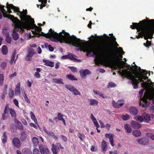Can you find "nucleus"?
Wrapping results in <instances>:
<instances>
[{
    "label": "nucleus",
    "instance_id": "56",
    "mask_svg": "<svg viewBox=\"0 0 154 154\" xmlns=\"http://www.w3.org/2000/svg\"><path fill=\"white\" fill-rule=\"evenodd\" d=\"M122 119L126 121L129 119L130 116L126 114L122 116Z\"/></svg>",
    "mask_w": 154,
    "mask_h": 154
},
{
    "label": "nucleus",
    "instance_id": "41",
    "mask_svg": "<svg viewBox=\"0 0 154 154\" xmlns=\"http://www.w3.org/2000/svg\"><path fill=\"white\" fill-rule=\"evenodd\" d=\"M31 119L33 121L35 124H37L38 122L37 119L33 113L31 112L30 113Z\"/></svg>",
    "mask_w": 154,
    "mask_h": 154
},
{
    "label": "nucleus",
    "instance_id": "7",
    "mask_svg": "<svg viewBox=\"0 0 154 154\" xmlns=\"http://www.w3.org/2000/svg\"><path fill=\"white\" fill-rule=\"evenodd\" d=\"M137 32H138V35H136V38L137 39H139L140 38H142L143 37L144 39L147 40L146 43H144L143 45L144 46H145L146 48H149L150 46H151V41H149L148 40V39H151L152 38H148L147 39H145V37H147V36L146 33H143L142 31H137Z\"/></svg>",
    "mask_w": 154,
    "mask_h": 154
},
{
    "label": "nucleus",
    "instance_id": "55",
    "mask_svg": "<svg viewBox=\"0 0 154 154\" xmlns=\"http://www.w3.org/2000/svg\"><path fill=\"white\" fill-rule=\"evenodd\" d=\"M10 4H9L8 2L6 3V7L7 8L8 10V12L9 14H11V13L12 11L11 10V8H10Z\"/></svg>",
    "mask_w": 154,
    "mask_h": 154
},
{
    "label": "nucleus",
    "instance_id": "51",
    "mask_svg": "<svg viewBox=\"0 0 154 154\" xmlns=\"http://www.w3.org/2000/svg\"><path fill=\"white\" fill-rule=\"evenodd\" d=\"M47 3V0H43L41 3L42 4L40 5V9H42L43 8V7H44L45 6V4H46Z\"/></svg>",
    "mask_w": 154,
    "mask_h": 154
},
{
    "label": "nucleus",
    "instance_id": "21",
    "mask_svg": "<svg viewBox=\"0 0 154 154\" xmlns=\"http://www.w3.org/2000/svg\"><path fill=\"white\" fill-rule=\"evenodd\" d=\"M80 73L81 77L84 78L87 75L91 74V71L88 69H85L83 71H80Z\"/></svg>",
    "mask_w": 154,
    "mask_h": 154
},
{
    "label": "nucleus",
    "instance_id": "31",
    "mask_svg": "<svg viewBox=\"0 0 154 154\" xmlns=\"http://www.w3.org/2000/svg\"><path fill=\"white\" fill-rule=\"evenodd\" d=\"M128 71H127L125 70H122V72H121L120 70V69H119V70L118 71V72L120 74H121V76L123 77L126 78L127 76V75L128 73L127 72L125 73V72H128Z\"/></svg>",
    "mask_w": 154,
    "mask_h": 154
},
{
    "label": "nucleus",
    "instance_id": "33",
    "mask_svg": "<svg viewBox=\"0 0 154 154\" xmlns=\"http://www.w3.org/2000/svg\"><path fill=\"white\" fill-rule=\"evenodd\" d=\"M16 29H15L14 30L12 35L13 39L15 41L17 40L18 38V35L17 32L15 31Z\"/></svg>",
    "mask_w": 154,
    "mask_h": 154
},
{
    "label": "nucleus",
    "instance_id": "60",
    "mask_svg": "<svg viewBox=\"0 0 154 154\" xmlns=\"http://www.w3.org/2000/svg\"><path fill=\"white\" fill-rule=\"evenodd\" d=\"M147 135L148 137H150L152 139L154 140V135L150 133H148L147 134Z\"/></svg>",
    "mask_w": 154,
    "mask_h": 154
},
{
    "label": "nucleus",
    "instance_id": "19",
    "mask_svg": "<svg viewBox=\"0 0 154 154\" xmlns=\"http://www.w3.org/2000/svg\"><path fill=\"white\" fill-rule=\"evenodd\" d=\"M105 136L109 138V142L110 143V144L111 146H114V144L113 143L114 140L113 139V137L114 136L113 134H110L109 133H106L105 134Z\"/></svg>",
    "mask_w": 154,
    "mask_h": 154
},
{
    "label": "nucleus",
    "instance_id": "59",
    "mask_svg": "<svg viewBox=\"0 0 154 154\" xmlns=\"http://www.w3.org/2000/svg\"><path fill=\"white\" fill-rule=\"evenodd\" d=\"M35 30L37 32L39 33L42 31V29L40 27L35 26Z\"/></svg>",
    "mask_w": 154,
    "mask_h": 154
},
{
    "label": "nucleus",
    "instance_id": "28",
    "mask_svg": "<svg viewBox=\"0 0 154 154\" xmlns=\"http://www.w3.org/2000/svg\"><path fill=\"white\" fill-rule=\"evenodd\" d=\"M27 137V134L25 132H22L20 134V139L21 141L26 140Z\"/></svg>",
    "mask_w": 154,
    "mask_h": 154
},
{
    "label": "nucleus",
    "instance_id": "47",
    "mask_svg": "<svg viewBox=\"0 0 154 154\" xmlns=\"http://www.w3.org/2000/svg\"><path fill=\"white\" fill-rule=\"evenodd\" d=\"M8 95L10 98L13 97L14 95V92L13 90L11 89H9V90Z\"/></svg>",
    "mask_w": 154,
    "mask_h": 154
},
{
    "label": "nucleus",
    "instance_id": "15",
    "mask_svg": "<svg viewBox=\"0 0 154 154\" xmlns=\"http://www.w3.org/2000/svg\"><path fill=\"white\" fill-rule=\"evenodd\" d=\"M43 129L44 131L47 133L50 137H52L55 140H58V137L55 135L54 133L53 132L51 131H48L45 128H44Z\"/></svg>",
    "mask_w": 154,
    "mask_h": 154
},
{
    "label": "nucleus",
    "instance_id": "50",
    "mask_svg": "<svg viewBox=\"0 0 154 154\" xmlns=\"http://www.w3.org/2000/svg\"><path fill=\"white\" fill-rule=\"evenodd\" d=\"M79 137L82 141H83L84 140L85 138V136L84 134H81L80 133H78Z\"/></svg>",
    "mask_w": 154,
    "mask_h": 154
},
{
    "label": "nucleus",
    "instance_id": "17",
    "mask_svg": "<svg viewBox=\"0 0 154 154\" xmlns=\"http://www.w3.org/2000/svg\"><path fill=\"white\" fill-rule=\"evenodd\" d=\"M39 148L41 154H48L49 150L46 147H44L42 145H39Z\"/></svg>",
    "mask_w": 154,
    "mask_h": 154
},
{
    "label": "nucleus",
    "instance_id": "16",
    "mask_svg": "<svg viewBox=\"0 0 154 154\" xmlns=\"http://www.w3.org/2000/svg\"><path fill=\"white\" fill-rule=\"evenodd\" d=\"M57 143L54 145V144H52V148L51 150L53 154H57L60 151V148L57 146Z\"/></svg>",
    "mask_w": 154,
    "mask_h": 154
},
{
    "label": "nucleus",
    "instance_id": "14",
    "mask_svg": "<svg viewBox=\"0 0 154 154\" xmlns=\"http://www.w3.org/2000/svg\"><path fill=\"white\" fill-rule=\"evenodd\" d=\"M12 143L13 145L17 148H19L21 146L20 140L18 138L15 137L13 138Z\"/></svg>",
    "mask_w": 154,
    "mask_h": 154
},
{
    "label": "nucleus",
    "instance_id": "24",
    "mask_svg": "<svg viewBox=\"0 0 154 154\" xmlns=\"http://www.w3.org/2000/svg\"><path fill=\"white\" fill-rule=\"evenodd\" d=\"M130 112L131 115L136 116L137 114L138 110L135 107H131L130 109Z\"/></svg>",
    "mask_w": 154,
    "mask_h": 154
},
{
    "label": "nucleus",
    "instance_id": "52",
    "mask_svg": "<svg viewBox=\"0 0 154 154\" xmlns=\"http://www.w3.org/2000/svg\"><path fill=\"white\" fill-rule=\"evenodd\" d=\"M147 91H148L152 95V99L153 98V93L154 92V88H149L147 89Z\"/></svg>",
    "mask_w": 154,
    "mask_h": 154
},
{
    "label": "nucleus",
    "instance_id": "30",
    "mask_svg": "<svg viewBox=\"0 0 154 154\" xmlns=\"http://www.w3.org/2000/svg\"><path fill=\"white\" fill-rule=\"evenodd\" d=\"M52 82L57 84H64V83L63 82V79L61 78L59 79L53 78L52 80Z\"/></svg>",
    "mask_w": 154,
    "mask_h": 154
},
{
    "label": "nucleus",
    "instance_id": "44",
    "mask_svg": "<svg viewBox=\"0 0 154 154\" xmlns=\"http://www.w3.org/2000/svg\"><path fill=\"white\" fill-rule=\"evenodd\" d=\"M134 119L140 122H142L143 120V114L142 115V116H136L135 118Z\"/></svg>",
    "mask_w": 154,
    "mask_h": 154
},
{
    "label": "nucleus",
    "instance_id": "4",
    "mask_svg": "<svg viewBox=\"0 0 154 154\" xmlns=\"http://www.w3.org/2000/svg\"><path fill=\"white\" fill-rule=\"evenodd\" d=\"M1 11L3 14L4 17H8L11 19L15 26L18 28L21 29L23 32L24 31V29H26L27 30H30L32 29V26L31 24L22 22L17 17H14V16L13 15L10 14H8L6 11L4 9Z\"/></svg>",
    "mask_w": 154,
    "mask_h": 154
},
{
    "label": "nucleus",
    "instance_id": "3",
    "mask_svg": "<svg viewBox=\"0 0 154 154\" xmlns=\"http://www.w3.org/2000/svg\"><path fill=\"white\" fill-rule=\"evenodd\" d=\"M132 29H136L137 31H142L147 36L145 37V39L153 38L154 33V19H144L138 23H133L132 25L130 26Z\"/></svg>",
    "mask_w": 154,
    "mask_h": 154
},
{
    "label": "nucleus",
    "instance_id": "43",
    "mask_svg": "<svg viewBox=\"0 0 154 154\" xmlns=\"http://www.w3.org/2000/svg\"><path fill=\"white\" fill-rule=\"evenodd\" d=\"M2 51L3 55H6L8 52V48L6 45H3L2 48Z\"/></svg>",
    "mask_w": 154,
    "mask_h": 154
},
{
    "label": "nucleus",
    "instance_id": "36",
    "mask_svg": "<svg viewBox=\"0 0 154 154\" xmlns=\"http://www.w3.org/2000/svg\"><path fill=\"white\" fill-rule=\"evenodd\" d=\"M32 141L34 147H36L38 143V139L35 137H34L32 139Z\"/></svg>",
    "mask_w": 154,
    "mask_h": 154
},
{
    "label": "nucleus",
    "instance_id": "20",
    "mask_svg": "<svg viewBox=\"0 0 154 154\" xmlns=\"http://www.w3.org/2000/svg\"><path fill=\"white\" fill-rule=\"evenodd\" d=\"M108 145L106 142L104 140H103L101 142V148L102 151L105 153L107 150Z\"/></svg>",
    "mask_w": 154,
    "mask_h": 154
},
{
    "label": "nucleus",
    "instance_id": "8",
    "mask_svg": "<svg viewBox=\"0 0 154 154\" xmlns=\"http://www.w3.org/2000/svg\"><path fill=\"white\" fill-rule=\"evenodd\" d=\"M28 14L26 10H23L22 11H19V16L21 20L23 21H26L29 20L31 17L27 15Z\"/></svg>",
    "mask_w": 154,
    "mask_h": 154
},
{
    "label": "nucleus",
    "instance_id": "53",
    "mask_svg": "<svg viewBox=\"0 0 154 154\" xmlns=\"http://www.w3.org/2000/svg\"><path fill=\"white\" fill-rule=\"evenodd\" d=\"M4 76L2 74H0V85L2 86L3 84Z\"/></svg>",
    "mask_w": 154,
    "mask_h": 154
},
{
    "label": "nucleus",
    "instance_id": "29",
    "mask_svg": "<svg viewBox=\"0 0 154 154\" xmlns=\"http://www.w3.org/2000/svg\"><path fill=\"white\" fill-rule=\"evenodd\" d=\"M22 154H32L31 150L28 148H25L22 149Z\"/></svg>",
    "mask_w": 154,
    "mask_h": 154
},
{
    "label": "nucleus",
    "instance_id": "23",
    "mask_svg": "<svg viewBox=\"0 0 154 154\" xmlns=\"http://www.w3.org/2000/svg\"><path fill=\"white\" fill-rule=\"evenodd\" d=\"M143 116L144 121L148 123L150 120V115L146 113L143 114Z\"/></svg>",
    "mask_w": 154,
    "mask_h": 154
},
{
    "label": "nucleus",
    "instance_id": "48",
    "mask_svg": "<svg viewBox=\"0 0 154 154\" xmlns=\"http://www.w3.org/2000/svg\"><path fill=\"white\" fill-rule=\"evenodd\" d=\"M7 66V63L5 62H3L2 63L1 65V69L2 70L5 69L6 67Z\"/></svg>",
    "mask_w": 154,
    "mask_h": 154
},
{
    "label": "nucleus",
    "instance_id": "12",
    "mask_svg": "<svg viewBox=\"0 0 154 154\" xmlns=\"http://www.w3.org/2000/svg\"><path fill=\"white\" fill-rule=\"evenodd\" d=\"M112 103L114 107L119 108L122 106L124 104L125 101L122 99L118 100L116 102H115V101L113 100Z\"/></svg>",
    "mask_w": 154,
    "mask_h": 154
},
{
    "label": "nucleus",
    "instance_id": "2",
    "mask_svg": "<svg viewBox=\"0 0 154 154\" xmlns=\"http://www.w3.org/2000/svg\"><path fill=\"white\" fill-rule=\"evenodd\" d=\"M32 33L35 36L38 35V37L42 36L47 38H53L57 39L61 43H70L74 46L79 47L81 48L82 42L80 39L78 38L73 35L70 37L69 34L66 32L64 30H62V32L57 33L55 32L51 28L49 30L48 32L45 34L41 32V34L36 32L35 31H32Z\"/></svg>",
    "mask_w": 154,
    "mask_h": 154
},
{
    "label": "nucleus",
    "instance_id": "62",
    "mask_svg": "<svg viewBox=\"0 0 154 154\" xmlns=\"http://www.w3.org/2000/svg\"><path fill=\"white\" fill-rule=\"evenodd\" d=\"M33 154H40L39 149L37 148H35L33 150Z\"/></svg>",
    "mask_w": 154,
    "mask_h": 154
},
{
    "label": "nucleus",
    "instance_id": "34",
    "mask_svg": "<svg viewBox=\"0 0 154 154\" xmlns=\"http://www.w3.org/2000/svg\"><path fill=\"white\" fill-rule=\"evenodd\" d=\"M57 116L59 117V120L62 121L64 125H66L65 121L64 119L63 118V115L61 114L60 112H59L57 114Z\"/></svg>",
    "mask_w": 154,
    "mask_h": 154
},
{
    "label": "nucleus",
    "instance_id": "49",
    "mask_svg": "<svg viewBox=\"0 0 154 154\" xmlns=\"http://www.w3.org/2000/svg\"><path fill=\"white\" fill-rule=\"evenodd\" d=\"M68 59L73 61L77 60V59L74 57L73 54H68Z\"/></svg>",
    "mask_w": 154,
    "mask_h": 154
},
{
    "label": "nucleus",
    "instance_id": "37",
    "mask_svg": "<svg viewBox=\"0 0 154 154\" xmlns=\"http://www.w3.org/2000/svg\"><path fill=\"white\" fill-rule=\"evenodd\" d=\"M9 6V7L11 8V9L13 10L14 12H18L17 15H18V14H19V11H19V8L14 6L12 4H10Z\"/></svg>",
    "mask_w": 154,
    "mask_h": 154
},
{
    "label": "nucleus",
    "instance_id": "11",
    "mask_svg": "<svg viewBox=\"0 0 154 154\" xmlns=\"http://www.w3.org/2000/svg\"><path fill=\"white\" fill-rule=\"evenodd\" d=\"M145 75L143 74V75H142L140 78H139V81L140 82H142L141 84V86L142 88H145L147 87L148 85V83L147 82H145L143 81V79L145 80L148 79V77L146 75L144 76Z\"/></svg>",
    "mask_w": 154,
    "mask_h": 154
},
{
    "label": "nucleus",
    "instance_id": "58",
    "mask_svg": "<svg viewBox=\"0 0 154 154\" xmlns=\"http://www.w3.org/2000/svg\"><path fill=\"white\" fill-rule=\"evenodd\" d=\"M68 67L71 70L72 72H76L77 71V68L74 66H69Z\"/></svg>",
    "mask_w": 154,
    "mask_h": 154
},
{
    "label": "nucleus",
    "instance_id": "39",
    "mask_svg": "<svg viewBox=\"0 0 154 154\" xmlns=\"http://www.w3.org/2000/svg\"><path fill=\"white\" fill-rule=\"evenodd\" d=\"M6 134L5 132H4L3 135L2 137V142L4 144L6 143L7 141V137Z\"/></svg>",
    "mask_w": 154,
    "mask_h": 154
},
{
    "label": "nucleus",
    "instance_id": "22",
    "mask_svg": "<svg viewBox=\"0 0 154 154\" xmlns=\"http://www.w3.org/2000/svg\"><path fill=\"white\" fill-rule=\"evenodd\" d=\"M42 60L43 62L45 63L44 65L51 67H54V62L50 61L45 59H43Z\"/></svg>",
    "mask_w": 154,
    "mask_h": 154
},
{
    "label": "nucleus",
    "instance_id": "42",
    "mask_svg": "<svg viewBox=\"0 0 154 154\" xmlns=\"http://www.w3.org/2000/svg\"><path fill=\"white\" fill-rule=\"evenodd\" d=\"M11 131L12 133H14L16 131V127L15 125L14 124H11L10 125Z\"/></svg>",
    "mask_w": 154,
    "mask_h": 154
},
{
    "label": "nucleus",
    "instance_id": "32",
    "mask_svg": "<svg viewBox=\"0 0 154 154\" xmlns=\"http://www.w3.org/2000/svg\"><path fill=\"white\" fill-rule=\"evenodd\" d=\"M124 128L127 132L130 133L131 132L132 130L131 128V126L129 124H125L124 125Z\"/></svg>",
    "mask_w": 154,
    "mask_h": 154
},
{
    "label": "nucleus",
    "instance_id": "40",
    "mask_svg": "<svg viewBox=\"0 0 154 154\" xmlns=\"http://www.w3.org/2000/svg\"><path fill=\"white\" fill-rule=\"evenodd\" d=\"M132 134L135 137H137L141 135L140 131L138 130H134L132 132Z\"/></svg>",
    "mask_w": 154,
    "mask_h": 154
},
{
    "label": "nucleus",
    "instance_id": "61",
    "mask_svg": "<svg viewBox=\"0 0 154 154\" xmlns=\"http://www.w3.org/2000/svg\"><path fill=\"white\" fill-rule=\"evenodd\" d=\"M7 91H6L5 89H4L2 97V99H4L5 98V95L7 94Z\"/></svg>",
    "mask_w": 154,
    "mask_h": 154
},
{
    "label": "nucleus",
    "instance_id": "13",
    "mask_svg": "<svg viewBox=\"0 0 154 154\" xmlns=\"http://www.w3.org/2000/svg\"><path fill=\"white\" fill-rule=\"evenodd\" d=\"M137 141L139 144L145 145L147 144L149 140L147 138L144 137L137 139Z\"/></svg>",
    "mask_w": 154,
    "mask_h": 154
},
{
    "label": "nucleus",
    "instance_id": "27",
    "mask_svg": "<svg viewBox=\"0 0 154 154\" xmlns=\"http://www.w3.org/2000/svg\"><path fill=\"white\" fill-rule=\"evenodd\" d=\"M9 112L11 114V116L14 118L16 117V113L15 110L14 109H12L11 108L9 107L8 106Z\"/></svg>",
    "mask_w": 154,
    "mask_h": 154
},
{
    "label": "nucleus",
    "instance_id": "1",
    "mask_svg": "<svg viewBox=\"0 0 154 154\" xmlns=\"http://www.w3.org/2000/svg\"><path fill=\"white\" fill-rule=\"evenodd\" d=\"M103 50L100 48H96L94 47H92L89 48L82 43L81 47V50L87 53L91 54L93 53L94 54H99L101 57L104 63L107 64L110 63L112 60L117 62L121 61L120 60L123 57L122 55L118 54V55L113 54L114 48L111 45H108L103 48Z\"/></svg>",
    "mask_w": 154,
    "mask_h": 154
},
{
    "label": "nucleus",
    "instance_id": "5",
    "mask_svg": "<svg viewBox=\"0 0 154 154\" xmlns=\"http://www.w3.org/2000/svg\"><path fill=\"white\" fill-rule=\"evenodd\" d=\"M144 89H142L139 92V97L140 98V105L143 107L146 108L149 107L150 104L149 102L148 101L147 99H152V94L147 90L144 93L143 97Z\"/></svg>",
    "mask_w": 154,
    "mask_h": 154
},
{
    "label": "nucleus",
    "instance_id": "26",
    "mask_svg": "<svg viewBox=\"0 0 154 154\" xmlns=\"http://www.w3.org/2000/svg\"><path fill=\"white\" fill-rule=\"evenodd\" d=\"M5 31H3V34L4 35H6V41L8 43L10 44L11 41V38L10 37L8 32H6L5 33Z\"/></svg>",
    "mask_w": 154,
    "mask_h": 154
},
{
    "label": "nucleus",
    "instance_id": "6",
    "mask_svg": "<svg viewBox=\"0 0 154 154\" xmlns=\"http://www.w3.org/2000/svg\"><path fill=\"white\" fill-rule=\"evenodd\" d=\"M128 73L127 78L131 80L132 84L134 89H136L138 87V84L139 83V78L141 77L139 76V73L138 71H135L131 73L129 71L125 72Z\"/></svg>",
    "mask_w": 154,
    "mask_h": 154
},
{
    "label": "nucleus",
    "instance_id": "25",
    "mask_svg": "<svg viewBox=\"0 0 154 154\" xmlns=\"http://www.w3.org/2000/svg\"><path fill=\"white\" fill-rule=\"evenodd\" d=\"M131 126L136 129L139 128L141 127V125L135 121H133L131 123Z\"/></svg>",
    "mask_w": 154,
    "mask_h": 154
},
{
    "label": "nucleus",
    "instance_id": "45",
    "mask_svg": "<svg viewBox=\"0 0 154 154\" xmlns=\"http://www.w3.org/2000/svg\"><path fill=\"white\" fill-rule=\"evenodd\" d=\"M16 54V51H14L12 55L11 60L10 62V63L11 65L13 64V61L14 60L15 55Z\"/></svg>",
    "mask_w": 154,
    "mask_h": 154
},
{
    "label": "nucleus",
    "instance_id": "64",
    "mask_svg": "<svg viewBox=\"0 0 154 154\" xmlns=\"http://www.w3.org/2000/svg\"><path fill=\"white\" fill-rule=\"evenodd\" d=\"M108 85L111 88L115 87L116 86V84L112 82H109L108 84Z\"/></svg>",
    "mask_w": 154,
    "mask_h": 154
},
{
    "label": "nucleus",
    "instance_id": "54",
    "mask_svg": "<svg viewBox=\"0 0 154 154\" xmlns=\"http://www.w3.org/2000/svg\"><path fill=\"white\" fill-rule=\"evenodd\" d=\"M29 125L31 127H33L34 128L36 129H37L39 127V126L38 124L36 125L35 124L32 123H30L29 124Z\"/></svg>",
    "mask_w": 154,
    "mask_h": 154
},
{
    "label": "nucleus",
    "instance_id": "63",
    "mask_svg": "<svg viewBox=\"0 0 154 154\" xmlns=\"http://www.w3.org/2000/svg\"><path fill=\"white\" fill-rule=\"evenodd\" d=\"M138 68L140 71H141V72L144 74V75H147L148 74L147 71L146 70L142 69L140 67H139Z\"/></svg>",
    "mask_w": 154,
    "mask_h": 154
},
{
    "label": "nucleus",
    "instance_id": "9",
    "mask_svg": "<svg viewBox=\"0 0 154 154\" xmlns=\"http://www.w3.org/2000/svg\"><path fill=\"white\" fill-rule=\"evenodd\" d=\"M8 104H7L5 105L3 112L2 113V116L1 117V119L2 120H6L7 119L9 113Z\"/></svg>",
    "mask_w": 154,
    "mask_h": 154
},
{
    "label": "nucleus",
    "instance_id": "46",
    "mask_svg": "<svg viewBox=\"0 0 154 154\" xmlns=\"http://www.w3.org/2000/svg\"><path fill=\"white\" fill-rule=\"evenodd\" d=\"M66 77L71 80H77V79L74 76L71 74L67 75Z\"/></svg>",
    "mask_w": 154,
    "mask_h": 154
},
{
    "label": "nucleus",
    "instance_id": "10",
    "mask_svg": "<svg viewBox=\"0 0 154 154\" xmlns=\"http://www.w3.org/2000/svg\"><path fill=\"white\" fill-rule=\"evenodd\" d=\"M65 87L67 89L73 92L75 95H81L80 92L73 86L71 85H66Z\"/></svg>",
    "mask_w": 154,
    "mask_h": 154
},
{
    "label": "nucleus",
    "instance_id": "38",
    "mask_svg": "<svg viewBox=\"0 0 154 154\" xmlns=\"http://www.w3.org/2000/svg\"><path fill=\"white\" fill-rule=\"evenodd\" d=\"M34 54L35 52L32 48H30L28 49V54H27L28 55L32 57Z\"/></svg>",
    "mask_w": 154,
    "mask_h": 154
},
{
    "label": "nucleus",
    "instance_id": "18",
    "mask_svg": "<svg viewBox=\"0 0 154 154\" xmlns=\"http://www.w3.org/2000/svg\"><path fill=\"white\" fill-rule=\"evenodd\" d=\"M122 63H124V62L123 61H119L117 62L116 64L113 65L112 66V68L116 70L117 69V66H118L119 67V69L123 68L124 67V65Z\"/></svg>",
    "mask_w": 154,
    "mask_h": 154
},
{
    "label": "nucleus",
    "instance_id": "57",
    "mask_svg": "<svg viewBox=\"0 0 154 154\" xmlns=\"http://www.w3.org/2000/svg\"><path fill=\"white\" fill-rule=\"evenodd\" d=\"M18 129L20 130H22L23 129V127L21 122L19 123L17 125Z\"/></svg>",
    "mask_w": 154,
    "mask_h": 154
},
{
    "label": "nucleus",
    "instance_id": "35",
    "mask_svg": "<svg viewBox=\"0 0 154 154\" xmlns=\"http://www.w3.org/2000/svg\"><path fill=\"white\" fill-rule=\"evenodd\" d=\"M90 101V104L92 106L97 105L98 104V102L95 99H88Z\"/></svg>",
    "mask_w": 154,
    "mask_h": 154
}]
</instances>
